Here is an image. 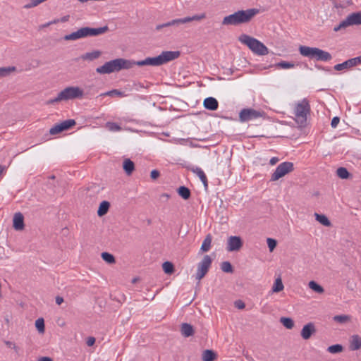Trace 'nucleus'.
I'll list each match as a JSON object with an SVG mask.
<instances>
[{
	"mask_svg": "<svg viewBox=\"0 0 361 361\" xmlns=\"http://www.w3.org/2000/svg\"><path fill=\"white\" fill-rule=\"evenodd\" d=\"M259 13L256 8L240 10L233 14L225 16L221 22L223 25H238L249 23Z\"/></svg>",
	"mask_w": 361,
	"mask_h": 361,
	"instance_id": "nucleus-2",
	"label": "nucleus"
},
{
	"mask_svg": "<svg viewBox=\"0 0 361 361\" xmlns=\"http://www.w3.org/2000/svg\"><path fill=\"white\" fill-rule=\"evenodd\" d=\"M361 25V11L352 13L345 19L342 20L338 25L334 28L335 32L345 29L351 25Z\"/></svg>",
	"mask_w": 361,
	"mask_h": 361,
	"instance_id": "nucleus-9",
	"label": "nucleus"
},
{
	"mask_svg": "<svg viewBox=\"0 0 361 361\" xmlns=\"http://www.w3.org/2000/svg\"><path fill=\"white\" fill-rule=\"evenodd\" d=\"M279 161V159L278 157H274L269 160V164L271 166L275 165L278 161Z\"/></svg>",
	"mask_w": 361,
	"mask_h": 361,
	"instance_id": "nucleus-52",
	"label": "nucleus"
},
{
	"mask_svg": "<svg viewBox=\"0 0 361 361\" xmlns=\"http://www.w3.org/2000/svg\"><path fill=\"white\" fill-rule=\"evenodd\" d=\"M6 345L7 346H8L9 348H12L13 349H14L16 351L18 350V347L16 345L15 343L11 342V341H6L5 342Z\"/></svg>",
	"mask_w": 361,
	"mask_h": 361,
	"instance_id": "nucleus-51",
	"label": "nucleus"
},
{
	"mask_svg": "<svg viewBox=\"0 0 361 361\" xmlns=\"http://www.w3.org/2000/svg\"><path fill=\"white\" fill-rule=\"evenodd\" d=\"M35 326L39 333L44 332V321L43 318H39L36 320Z\"/></svg>",
	"mask_w": 361,
	"mask_h": 361,
	"instance_id": "nucleus-39",
	"label": "nucleus"
},
{
	"mask_svg": "<svg viewBox=\"0 0 361 361\" xmlns=\"http://www.w3.org/2000/svg\"><path fill=\"white\" fill-rule=\"evenodd\" d=\"M342 350L343 346L340 344L333 345L327 348V351L333 354L341 353Z\"/></svg>",
	"mask_w": 361,
	"mask_h": 361,
	"instance_id": "nucleus-37",
	"label": "nucleus"
},
{
	"mask_svg": "<svg viewBox=\"0 0 361 361\" xmlns=\"http://www.w3.org/2000/svg\"><path fill=\"white\" fill-rule=\"evenodd\" d=\"M350 349L357 350L361 348V338L358 335H353L350 340Z\"/></svg>",
	"mask_w": 361,
	"mask_h": 361,
	"instance_id": "nucleus-19",
	"label": "nucleus"
},
{
	"mask_svg": "<svg viewBox=\"0 0 361 361\" xmlns=\"http://www.w3.org/2000/svg\"><path fill=\"white\" fill-rule=\"evenodd\" d=\"M361 63V55L350 59H348L343 63H338L334 66L336 71H340Z\"/></svg>",
	"mask_w": 361,
	"mask_h": 361,
	"instance_id": "nucleus-14",
	"label": "nucleus"
},
{
	"mask_svg": "<svg viewBox=\"0 0 361 361\" xmlns=\"http://www.w3.org/2000/svg\"><path fill=\"white\" fill-rule=\"evenodd\" d=\"M164 271L167 274H171L174 271L173 264L170 262H165L162 264Z\"/></svg>",
	"mask_w": 361,
	"mask_h": 361,
	"instance_id": "nucleus-34",
	"label": "nucleus"
},
{
	"mask_svg": "<svg viewBox=\"0 0 361 361\" xmlns=\"http://www.w3.org/2000/svg\"><path fill=\"white\" fill-rule=\"evenodd\" d=\"M106 126L111 131H118L121 130V127L114 122H107Z\"/></svg>",
	"mask_w": 361,
	"mask_h": 361,
	"instance_id": "nucleus-44",
	"label": "nucleus"
},
{
	"mask_svg": "<svg viewBox=\"0 0 361 361\" xmlns=\"http://www.w3.org/2000/svg\"><path fill=\"white\" fill-rule=\"evenodd\" d=\"M276 66L277 68H283V69H288L292 68L295 67V64L291 62H288L285 61H282L276 64Z\"/></svg>",
	"mask_w": 361,
	"mask_h": 361,
	"instance_id": "nucleus-36",
	"label": "nucleus"
},
{
	"mask_svg": "<svg viewBox=\"0 0 361 361\" xmlns=\"http://www.w3.org/2000/svg\"><path fill=\"white\" fill-rule=\"evenodd\" d=\"M179 25H180L179 20H178V18H177V19H173L171 21H169L166 23L157 25L156 26V30L157 31H159V30H161L163 27H169V26H179Z\"/></svg>",
	"mask_w": 361,
	"mask_h": 361,
	"instance_id": "nucleus-28",
	"label": "nucleus"
},
{
	"mask_svg": "<svg viewBox=\"0 0 361 361\" xmlns=\"http://www.w3.org/2000/svg\"><path fill=\"white\" fill-rule=\"evenodd\" d=\"M267 245L269 249V251L272 252L275 249V247L277 245L276 240L273 238H268L267 239Z\"/></svg>",
	"mask_w": 361,
	"mask_h": 361,
	"instance_id": "nucleus-45",
	"label": "nucleus"
},
{
	"mask_svg": "<svg viewBox=\"0 0 361 361\" xmlns=\"http://www.w3.org/2000/svg\"><path fill=\"white\" fill-rule=\"evenodd\" d=\"M59 22H60L59 19H55L53 21L48 23L45 26H48V25H51V24L58 23Z\"/></svg>",
	"mask_w": 361,
	"mask_h": 361,
	"instance_id": "nucleus-58",
	"label": "nucleus"
},
{
	"mask_svg": "<svg viewBox=\"0 0 361 361\" xmlns=\"http://www.w3.org/2000/svg\"><path fill=\"white\" fill-rule=\"evenodd\" d=\"M280 322L288 329H292L294 326V322L289 317H281Z\"/></svg>",
	"mask_w": 361,
	"mask_h": 361,
	"instance_id": "nucleus-30",
	"label": "nucleus"
},
{
	"mask_svg": "<svg viewBox=\"0 0 361 361\" xmlns=\"http://www.w3.org/2000/svg\"><path fill=\"white\" fill-rule=\"evenodd\" d=\"M95 343V338L90 336L87 338L86 343L88 346H92Z\"/></svg>",
	"mask_w": 361,
	"mask_h": 361,
	"instance_id": "nucleus-50",
	"label": "nucleus"
},
{
	"mask_svg": "<svg viewBox=\"0 0 361 361\" xmlns=\"http://www.w3.org/2000/svg\"><path fill=\"white\" fill-rule=\"evenodd\" d=\"M110 207V203L107 201H103L100 203L99 209L97 210V215L99 216H102L105 215Z\"/></svg>",
	"mask_w": 361,
	"mask_h": 361,
	"instance_id": "nucleus-24",
	"label": "nucleus"
},
{
	"mask_svg": "<svg viewBox=\"0 0 361 361\" xmlns=\"http://www.w3.org/2000/svg\"><path fill=\"white\" fill-rule=\"evenodd\" d=\"M178 195L184 200H188L191 195L190 190L185 186H180L177 190Z\"/></svg>",
	"mask_w": 361,
	"mask_h": 361,
	"instance_id": "nucleus-26",
	"label": "nucleus"
},
{
	"mask_svg": "<svg viewBox=\"0 0 361 361\" xmlns=\"http://www.w3.org/2000/svg\"><path fill=\"white\" fill-rule=\"evenodd\" d=\"M47 0H30V1L25 5H24V8L26 9L31 8L38 6L39 4L46 1Z\"/></svg>",
	"mask_w": 361,
	"mask_h": 361,
	"instance_id": "nucleus-40",
	"label": "nucleus"
},
{
	"mask_svg": "<svg viewBox=\"0 0 361 361\" xmlns=\"http://www.w3.org/2000/svg\"><path fill=\"white\" fill-rule=\"evenodd\" d=\"M123 168L127 175H131L135 170V164L130 159L123 161Z\"/></svg>",
	"mask_w": 361,
	"mask_h": 361,
	"instance_id": "nucleus-22",
	"label": "nucleus"
},
{
	"mask_svg": "<svg viewBox=\"0 0 361 361\" xmlns=\"http://www.w3.org/2000/svg\"><path fill=\"white\" fill-rule=\"evenodd\" d=\"M5 167L0 165V176L2 174L3 171H4Z\"/></svg>",
	"mask_w": 361,
	"mask_h": 361,
	"instance_id": "nucleus-61",
	"label": "nucleus"
},
{
	"mask_svg": "<svg viewBox=\"0 0 361 361\" xmlns=\"http://www.w3.org/2000/svg\"><path fill=\"white\" fill-rule=\"evenodd\" d=\"M63 131L66 130L69 128H71L72 126L75 125V121L73 119H68L66 121H63L61 123H59Z\"/></svg>",
	"mask_w": 361,
	"mask_h": 361,
	"instance_id": "nucleus-32",
	"label": "nucleus"
},
{
	"mask_svg": "<svg viewBox=\"0 0 361 361\" xmlns=\"http://www.w3.org/2000/svg\"><path fill=\"white\" fill-rule=\"evenodd\" d=\"M299 52L303 56L319 61H329L332 59V56L329 52L317 47L300 46Z\"/></svg>",
	"mask_w": 361,
	"mask_h": 361,
	"instance_id": "nucleus-6",
	"label": "nucleus"
},
{
	"mask_svg": "<svg viewBox=\"0 0 361 361\" xmlns=\"http://www.w3.org/2000/svg\"><path fill=\"white\" fill-rule=\"evenodd\" d=\"M212 238L210 234H208L204 240H203V243L201 246V251L202 252H208L210 250L211 247V243H212Z\"/></svg>",
	"mask_w": 361,
	"mask_h": 361,
	"instance_id": "nucleus-25",
	"label": "nucleus"
},
{
	"mask_svg": "<svg viewBox=\"0 0 361 361\" xmlns=\"http://www.w3.org/2000/svg\"><path fill=\"white\" fill-rule=\"evenodd\" d=\"M241 43L247 45L249 49L255 54L264 56L269 53L268 48L258 39L247 35H242L239 37Z\"/></svg>",
	"mask_w": 361,
	"mask_h": 361,
	"instance_id": "nucleus-7",
	"label": "nucleus"
},
{
	"mask_svg": "<svg viewBox=\"0 0 361 361\" xmlns=\"http://www.w3.org/2000/svg\"><path fill=\"white\" fill-rule=\"evenodd\" d=\"M102 257L107 263L112 264L115 262L114 257L109 252H102Z\"/></svg>",
	"mask_w": 361,
	"mask_h": 361,
	"instance_id": "nucleus-41",
	"label": "nucleus"
},
{
	"mask_svg": "<svg viewBox=\"0 0 361 361\" xmlns=\"http://www.w3.org/2000/svg\"><path fill=\"white\" fill-rule=\"evenodd\" d=\"M204 107L208 110L214 111L218 109V101L214 97H207L204 100Z\"/></svg>",
	"mask_w": 361,
	"mask_h": 361,
	"instance_id": "nucleus-18",
	"label": "nucleus"
},
{
	"mask_svg": "<svg viewBox=\"0 0 361 361\" xmlns=\"http://www.w3.org/2000/svg\"><path fill=\"white\" fill-rule=\"evenodd\" d=\"M283 288H284V286L282 283V280H281V277H278L277 279H276V280L274 281V286L272 287V291L274 293H279V292L283 290Z\"/></svg>",
	"mask_w": 361,
	"mask_h": 361,
	"instance_id": "nucleus-29",
	"label": "nucleus"
},
{
	"mask_svg": "<svg viewBox=\"0 0 361 361\" xmlns=\"http://www.w3.org/2000/svg\"><path fill=\"white\" fill-rule=\"evenodd\" d=\"M101 95L102 96L108 95V96H111V97H114V96H120L121 97V96H123V93L117 90H113L106 92Z\"/></svg>",
	"mask_w": 361,
	"mask_h": 361,
	"instance_id": "nucleus-46",
	"label": "nucleus"
},
{
	"mask_svg": "<svg viewBox=\"0 0 361 361\" xmlns=\"http://www.w3.org/2000/svg\"><path fill=\"white\" fill-rule=\"evenodd\" d=\"M310 112V105L307 99H303L295 108L296 121L300 124L305 123L307 116Z\"/></svg>",
	"mask_w": 361,
	"mask_h": 361,
	"instance_id": "nucleus-8",
	"label": "nucleus"
},
{
	"mask_svg": "<svg viewBox=\"0 0 361 361\" xmlns=\"http://www.w3.org/2000/svg\"><path fill=\"white\" fill-rule=\"evenodd\" d=\"M160 176V173L157 170H152L150 173L151 178L153 180L157 179Z\"/></svg>",
	"mask_w": 361,
	"mask_h": 361,
	"instance_id": "nucleus-49",
	"label": "nucleus"
},
{
	"mask_svg": "<svg viewBox=\"0 0 361 361\" xmlns=\"http://www.w3.org/2000/svg\"><path fill=\"white\" fill-rule=\"evenodd\" d=\"M192 171L196 173L201 180H205V178H207V176L202 169L195 167L192 169Z\"/></svg>",
	"mask_w": 361,
	"mask_h": 361,
	"instance_id": "nucleus-42",
	"label": "nucleus"
},
{
	"mask_svg": "<svg viewBox=\"0 0 361 361\" xmlns=\"http://www.w3.org/2000/svg\"><path fill=\"white\" fill-rule=\"evenodd\" d=\"M170 198V195L167 193H163L160 196V199L164 201H167Z\"/></svg>",
	"mask_w": 361,
	"mask_h": 361,
	"instance_id": "nucleus-53",
	"label": "nucleus"
},
{
	"mask_svg": "<svg viewBox=\"0 0 361 361\" xmlns=\"http://www.w3.org/2000/svg\"><path fill=\"white\" fill-rule=\"evenodd\" d=\"M205 188H207L208 187V181H207V178H205V180H201Z\"/></svg>",
	"mask_w": 361,
	"mask_h": 361,
	"instance_id": "nucleus-59",
	"label": "nucleus"
},
{
	"mask_svg": "<svg viewBox=\"0 0 361 361\" xmlns=\"http://www.w3.org/2000/svg\"><path fill=\"white\" fill-rule=\"evenodd\" d=\"M181 334L185 337H189L194 334V329L192 325L188 323H183L180 327Z\"/></svg>",
	"mask_w": 361,
	"mask_h": 361,
	"instance_id": "nucleus-20",
	"label": "nucleus"
},
{
	"mask_svg": "<svg viewBox=\"0 0 361 361\" xmlns=\"http://www.w3.org/2000/svg\"><path fill=\"white\" fill-rule=\"evenodd\" d=\"M63 302V298L62 297H60V296H56V303L57 305H61L62 302Z\"/></svg>",
	"mask_w": 361,
	"mask_h": 361,
	"instance_id": "nucleus-54",
	"label": "nucleus"
},
{
	"mask_svg": "<svg viewBox=\"0 0 361 361\" xmlns=\"http://www.w3.org/2000/svg\"><path fill=\"white\" fill-rule=\"evenodd\" d=\"M339 122H340V118L339 117H338V116L334 117L332 118V120H331V127L334 128H336L338 126Z\"/></svg>",
	"mask_w": 361,
	"mask_h": 361,
	"instance_id": "nucleus-48",
	"label": "nucleus"
},
{
	"mask_svg": "<svg viewBox=\"0 0 361 361\" xmlns=\"http://www.w3.org/2000/svg\"><path fill=\"white\" fill-rule=\"evenodd\" d=\"M315 219L317 221H319L321 224L325 226H330L331 221L324 214H319L317 213L314 214Z\"/></svg>",
	"mask_w": 361,
	"mask_h": 361,
	"instance_id": "nucleus-27",
	"label": "nucleus"
},
{
	"mask_svg": "<svg viewBox=\"0 0 361 361\" xmlns=\"http://www.w3.org/2000/svg\"><path fill=\"white\" fill-rule=\"evenodd\" d=\"M180 55L179 51H162L161 54L155 57H147L144 60L141 61H130L131 68L133 66L137 65L138 66H159L165 64L169 61L178 59Z\"/></svg>",
	"mask_w": 361,
	"mask_h": 361,
	"instance_id": "nucleus-1",
	"label": "nucleus"
},
{
	"mask_svg": "<svg viewBox=\"0 0 361 361\" xmlns=\"http://www.w3.org/2000/svg\"><path fill=\"white\" fill-rule=\"evenodd\" d=\"M13 228L17 231L23 230L24 228V217L23 215L18 212L15 214L13 216Z\"/></svg>",
	"mask_w": 361,
	"mask_h": 361,
	"instance_id": "nucleus-17",
	"label": "nucleus"
},
{
	"mask_svg": "<svg viewBox=\"0 0 361 361\" xmlns=\"http://www.w3.org/2000/svg\"><path fill=\"white\" fill-rule=\"evenodd\" d=\"M206 18L205 13H202L200 14H196L192 16H187L182 18H178L179 24H184L187 23H190L192 21H201L202 20Z\"/></svg>",
	"mask_w": 361,
	"mask_h": 361,
	"instance_id": "nucleus-16",
	"label": "nucleus"
},
{
	"mask_svg": "<svg viewBox=\"0 0 361 361\" xmlns=\"http://www.w3.org/2000/svg\"><path fill=\"white\" fill-rule=\"evenodd\" d=\"M294 170L293 164L289 161H284L280 164L272 173L271 177V181L278 180L285 175L292 172Z\"/></svg>",
	"mask_w": 361,
	"mask_h": 361,
	"instance_id": "nucleus-10",
	"label": "nucleus"
},
{
	"mask_svg": "<svg viewBox=\"0 0 361 361\" xmlns=\"http://www.w3.org/2000/svg\"><path fill=\"white\" fill-rule=\"evenodd\" d=\"M16 68L12 67H2L0 68V78L8 75L11 72L14 71Z\"/></svg>",
	"mask_w": 361,
	"mask_h": 361,
	"instance_id": "nucleus-35",
	"label": "nucleus"
},
{
	"mask_svg": "<svg viewBox=\"0 0 361 361\" xmlns=\"http://www.w3.org/2000/svg\"><path fill=\"white\" fill-rule=\"evenodd\" d=\"M63 130L60 126L59 123L58 124H56L54 126H53L52 128H50L49 130V133L51 135H56L61 132H62Z\"/></svg>",
	"mask_w": 361,
	"mask_h": 361,
	"instance_id": "nucleus-47",
	"label": "nucleus"
},
{
	"mask_svg": "<svg viewBox=\"0 0 361 361\" xmlns=\"http://www.w3.org/2000/svg\"><path fill=\"white\" fill-rule=\"evenodd\" d=\"M70 16L68 15L65 16L59 19L60 22L65 23L67 22L69 20Z\"/></svg>",
	"mask_w": 361,
	"mask_h": 361,
	"instance_id": "nucleus-55",
	"label": "nucleus"
},
{
	"mask_svg": "<svg viewBox=\"0 0 361 361\" xmlns=\"http://www.w3.org/2000/svg\"><path fill=\"white\" fill-rule=\"evenodd\" d=\"M109 30L108 26H104L101 27L92 28L89 27H81L75 32H73L69 35H66L63 37V39L66 41H75L81 38H85L87 37L98 36L106 32Z\"/></svg>",
	"mask_w": 361,
	"mask_h": 361,
	"instance_id": "nucleus-3",
	"label": "nucleus"
},
{
	"mask_svg": "<svg viewBox=\"0 0 361 361\" xmlns=\"http://www.w3.org/2000/svg\"><path fill=\"white\" fill-rule=\"evenodd\" d=\"M212 263V259L209 255H204L203 259L197 264V270L195 278L200 281L208 272L209 267Z\"/></svg>",
	"mask_w": 361,
	"mask_h": 361,
	"instance_id": "nucleus-11",
	"label": "nucleus"
},
{
	"mask_svg": "<svg viewBox=\"0 0 361 361\" xmlns=\"http://www.w3.org/2000/svg\"><path fill=\"white\" fill-rule=\"evenodd\" d=\"M315 333L316 328L314 323L309 322L302 327L300 336L304 340H308Z\"/></svg>",
	"mask_w": 361,
	"mask_h": 361,
	"instance_id": "nucleus-15",
	"label": "nucleus"
},
{
	"mask_svg": "<svg viewBox=\"0 0 361 361\" xmlns=\"http://www.w3.org/2000/svg\"><path fill=\"white\" fill-rule=\"evenodd\" d=\"M38 361H53V360L49 357H42Z\"/></svg>",
	"mask_w": 361,
	"mask_h": 361,
	"instance_id": "nucleus-56",
	"label": "nucleus"
},
{
	"mask_svg": "<svg viewBox=\"0 0 361 361\" xmlns=\"http://www.w3.org/2000/svg\"><path fill=\"white\" fill-rule=\"evenodd\" d=\"M336 174L339 178L342 179H346L350 176L349 172L344 167H339L336 171Z\"/></svg>",
	"mask_w": 361,
	"mask_h": 361,
	"instance_id": "nucleus-33",
	"label": "nucleus"
},
{
	"mask_svg": "<svg viewBox=\"0 0 361 361\" xmlns=\"http://www.w3.org/2000/svg\"><path fill=\"white\" fill-rule=\"evenodd\" d=\"M83 95L84 92L79 87H67L61 91L55 98L48 100L47 102V104H52L61 101H67L74 99H81Z\"/></svg>",
	"mask_w": 361,
	"mask_h": 361,
	"instance_id": "nucleus-5",
	"label": "nucleus"
},
{
	"mask_svg": "<svg viewBox=\"0 0 361 361\" xmlns=\"http://www.w3.org/2000/svg\"><path fill=\"white\" fill-rule=\"evenodd\" d=\"M136 281H137V279H134L133 280V283H135Z\"/></svg>",
	"mask_w": 361,
	"mask_h": 361,
	"instance_id": "nucleus-62",
	"label": "nucleus"
},
{
	"mask_svg": "<svg viewBox=\"0 0 361 361\" xmlns=\"http://www.w3.org/2000/svg\"><path fill=\"white\" fill-rule=\"evenodd\" d=\"M309 288L317 293H323L324 292L323 287L314 281L309 282Z\"/></svg>",
	"mask_w": 361,
	"mask_h": 361,
	"instance_id": "nucleus-31",
	"label": "nucleus"
},
{
	"mask_svg": "<svg viewBox=\"0 0 361 361\" xmlns=\"http://www.w3.org/2000/svg\"><path fill=\"white\" fill-rule=\"evenodd\" d=\"M243 246V241L239 236H230L228 238L226 250L228 252L238 251Z\"/></svg>",
	"mask_w": 361,
	"mask_h": 361,
	"instance_id": "nucleus-13",
	"label": "nucleus"
},
{
	"mask_svg": "<svg viewBox=\"0 0 361 361\" xmlns=\"http://www.w3.org/2000/svg\"><path fill=\"white\" fill-rule=\"evenodd\" d=\"M236 306L239 308V309H243L245 307V304L241 302V301H239L238 303H236Z\"/></svg>",
	"mask_w": 361,
	"mask_h": 361,
	"instance_id": "nucleus-57",
	"label": "nucleus"
},
{
	"mask_svg": "<svg viewBox=\"0 0 361 361\" xmlns=\"http://www.w3.org/2000/svg\"><path fill=\"white\" fill-rule=\"evenodd\" d=\"M221 269L224 272L226 273H232L233 271L231 264L227 261L221 263Z\"/></svg>",
	"mask_w": 361,
	"mask_h": 361,
	"instance_id": "nucleus-38",
	"label": "nucleus"
},
{
	"mask_svg": "<svg viewBox=\"0 0 361 361\" xmlns=\"http://www.w3.org/2000/svg\"><path fill=\"white\" fill-rule=\"evenodd\" d=\"M315 67H316L317 69H319V70H323V71H324V70H325V68H324V67H322V66H320V65H316V66H315Z\"/></svg>",
	"mask_w": 361,
	"mask_h": 361,
	"instance_id": "nucleus-60",
	"label": "nucleus"
},
{
	"mask_svg": "<svg viewBox=\"0 0 361 361\" xmlns=\"http://www.w3.org/2000/svg\"><path fill=\"white\" fill-rule=\"evenodd\" d=\"M350 316L348 315H336L334 317V320L339 323H345L350 320Z\"/></svg>",
	"mask_w": 361,
	"mask_h": 361,
	"instance_id": "nucleus-43",
	"label": "nucleus"
},
{
	"mask_svg": "<svg viewBox=\"0 0 361 361\" xmlns=\"http://www.w3.org/2000/svg\"><path fill=\"white\" fill-rule=\"evenodd\" d=\"M216 357V353L212 350H205L202 354V359L203 361H214Z\"/></svg>",
	"mask_w": 361,
	"mask_h": 361,
	"instance_id": "nucleus-21",
	"label": "nucleus"
},
{
	"mask_svg": "<svg viewBox=\"0 0 361 361\" xmlns=\"http://www.w3.org/2000/svg\"><path fill=\"white\" fill-rule=\"evenodd\" d=\"M264 113L253 109H243L239 114V118L241 122H246L262 117Z\"/></svg>",
	"mask_w": 361,
	"mask_h": 361,
	"instance_id": "nucleus-12",
	"label": "nucleus"
},
{
	"mask_svg": "<svg viewBox=\"0 0 361 361\" xmlns=\"http://www.w3.org/2000/svg\"><path fill=\"white\" fill-rule=\"evenodd\" d=\"M100 56H101V51H94L92 52H87V53L82 54L80 58L82 60L91 61L98 59Z\"/></svg>",
	"mask_w": 361,
	"mask_h": 361,
	"instance_id": "nucleus-23",
	"label": "nucleus"
},
{
	"mask_svg": "<svg viewBox=\"0 0 361 361\" xmlns=\"http://www.w3.org/2000/svg\"><path fill=\"white\" fill-rule=\"evenodd\" d=\"M131 64L130 60L120 58L106 62L103 66L97 67L96 71L99 74H109L122 69H130Z\"/></svg>",
	"mask_w": 361,
	"mask_h": 361,
	"instance_id": "nucleus-4",
	"label": "nucleus"
}]
</instances>
